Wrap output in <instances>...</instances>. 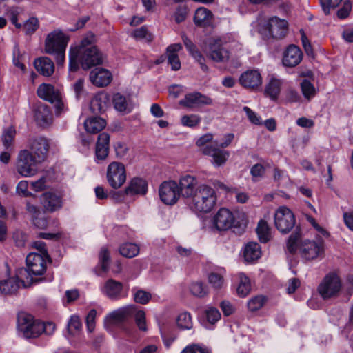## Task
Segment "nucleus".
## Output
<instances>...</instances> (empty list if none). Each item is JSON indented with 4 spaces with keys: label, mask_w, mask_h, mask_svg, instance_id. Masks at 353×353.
I'll list each match as a JSON object with an SVG mask.
<instances>
[{
    "label": "nucleus",
    "mask_w": 353,
    "mask_h": 353,
    "mask_svg": "<svg viewBox=\"0 0 353 353\" xmlns=\"http://www.w3.org/2000/svg\"><path fill=\"white\" fill-rule=\"evenodd\" d=\"M182 40L183 43L189 52L190 54L195 59L196 62L200 65L201 69L203 72L208 71V67L205 64V59L202 54L198 50L196 46L189 39L185 34L182 35Z\"/></svg>",
    "instance_id": "nucleus-29"
},
{
    "label": "nucleus",
    "mask_w": 353,
    "mask_h": 353,
    "mask_svg": "<svg viewBox=\"0 0 353 353\" xmlns=\"http://www.w3.org/2000/svg\"><path fill=\"white\" fill-rule=\"evenodd\" d=\"M181 353H210L206 347H203L198 345H192L186 347Z\"/></svg>",
    "instance_id": "nucleus-64"
},
{
    "label": "nucleus",
    "mask_w": 353,
    "mask_h": 353,
    "mask_svg": "<svg viewBox=\"0 0 353 353\" xmlns=\"http://www.w3.org/2000/svg\"><path fill=\"white\" fill-rule=\"evenodd\" d=\"M179 104L183 107L193 109L203 105H211L213 104V100L199 92H194L186 94L184 99L179 101Z\"/></svg>",
    "instance_id": "nucleus-14"
},
{
    "label": "nucleus",
    "mask_w": 353,
    "mask_h": 353,
    "mask_svg": "<svg viewBox=\"0 0 353 353\" xmlns=\"http://www.w3.org/2000/svg\"><path fill=\"white\" fill-rule=\"evenodd\" d=\"M106 125V121L102 118L92 117L84 122L85 130L90 134H97L101 131Z\"/></svg>",
    "instance_id": "nucleus-33"
},
{
    "label": "nucleus",
    "mask_w": 353,
    "mask_h": 353,
    "mask_svg": "<svg viewBox=\"0 0 353 353\" xmlns=\"http://www.w3.org/2000/svg\"><path fill=\"white\" fill-rule=\"evenodd\" d=\"M181 123L188 127H194L197 125L200 121L201 118L196 114L185 115L181 118Z\"/></svg>",
    "instance_id": "nucleus-54"
},
{
    "label": "nucleus",
    "mask_w": 353,
    "mask_h": 353,
    "mask_svg": "<svg viewBox=\"0 0 353 353\" xmlns=\"http://www.w3.org/2000/svg\"><path fill=\"white\" fill-rule=\"evenodd\" d=\"M243 111L245 112L246 116L249 121L254 125H261V119L254 111H252L249 107H243Z\"/></svg>",
    "instance_id": "nucleus-59"
},
{
    "label": "nucleus",
    "mask_w": 353,
    "mask_h": 353,
    "mask_svg": "<svg viewBox=\"0 0 353 353\" xmlns=\"http://www.w3.org/2000/svg\"><path fill=\"white\" fill-rule=\"evenodd\" d=\"M119 252L125 257L132 258L139 254V248L135 243H125L120 246Z\"/></svg>",
    "instance_id": "nucleus-40"
},
{
    "label": "nucleus",
    "mask_w": 353,
    "mask_h": 353,
    "mask_svg": "<svg viewBox=\"0 0 353 353\" xmlns=\"http://www.w3.org/2000/svg\"><path fill=\"white\" fill-rule=\"evenodd\" d=\"M82 324L78 316H72L68 323V332L72 336L76 335L81 329Z\"/></svg>",
    "instance_id": "nucleus-46"
},
{
    "label": "nucleus",
    "mask_w": 353,
    "mask_h": 353,
    "mask_svg": "<svg viewBox=\"0 0 353 353\" xmlns=\"http://www.w3.org/2000/svg\"><path fill=\"white\" fill-rule=\"evenodd\" d=\"M205 314L207 321L212 325L216 323L221 319L220 312L214 307H207Z\"/></svg>",
    "instance_id": "nucleus-50"
},
{
    "label": "nucleus",
    "mask_w": 353,
    "mask_h": 353,
    "mask_svg": "<svg viewBox=\"0 0 353 353\" xmlns=\"http://www.w3.org/2000/svg\"><path fill=\"white\" fill-rule=\"evenodd\" d=\"M13 239L17 247H24L28 240V236L24 232L17 230L13 233Z\"/></svg>",
    "instance_id": "nucleus-57"
},
{
    "label": "nucleus",
    "mask_w": 353,
    "mask_h": 353,
    "mask_svg": "<svg viewBox=\"0 0 353 353\" xmlns=\"http://www.w3.org/2000/svg\"><path fill=\"white\" fill-rule=\"evenodd\" d=\"M212 16V12L207 8H199L195 12L194 21L196 25L203 26L210 22Z\"/></svg>",
    "instance_id": "nucleus-37"
},
{
    "label": "nucleus",
    "mask_w": 353,
    "mask_h": 353,
    "mask_svg": "<svg viewBox=\"0 0 353 353\" xmlns=\"http://www.w3.org/2000/svg\"><path fill=\"white\" fill-rule=\"evenodd\" d=\"M29 145L31 152L37 161L43 162L49 150L48 140L42 137H34L30 140Z\"/></svg>",
    "instance_id": "nucleus-18"
},
{
    "label": "nucleus",
    "mask_w": 353,
    "mask_h": 353,
    "mask_svg": "<svg viewBox=\"0 0 353 353\" xmlns=\"http://www.w3.org/2000/svg\"><path fill=\"white\" fill-rule=\"evenodd\" d=\"M132 34L137 39H145L148 41L152 39L151 35L148 33V29L145 26L134 30Z\"/></svg>",
    "instance_id": "nucleus-60"
},
{
    "label": "nucleus",
    "mask_w": 353,
    "mask_h": 353,
    "mask_svg": "<svg viewBox=\"0 0 353 353\" xmlns=\"http://www.w3.org/2000/svg\"><path fill=\"white\" fill-rule=\"evenodd\" d=\"M99 263L103 272H106L108 270L110 264V253L105 248H101L100 251Z\"/></svg>",
    "instance_id": "nucleus-53"
},
{
    "label": "nucleus",
    "mask_w": 353,
    "mask_h": 353,
    "mask_svg": "<svg viewBox=\"0 0 353 353\" xmlns=\"http://www.w3.org/2000/svg\"><path fill=\"white\" fill-rule=\"evenodd\" d=\"M50 260V257L43 256L42 254H28L26 258L27 268H21L17 270V276L21 281L22 286L28 288L42 281L43 278H34V276H42L46 271V263Z\"/></svg>",
    "instance_id": "nucleus-2"
},
{
    "label": "nucleus",
    "mask_w": 353,
    "mask_h": 353,
    "mask_svg": "<svg viewBox=\"0 0 353 353\" xmlns=\"http://www.w3.org/2000/svg\"><path fill=\"white\" fill-rule=\"evenodd\" d=\"M39 27V21L37 18L32 17L26 21L23 25V30L26 34L33 33Z\"/></svg>",
    "instance_id": "nucleus-56"
},
{
    "label": "nucleus",
    "mask_w": 353,
    "mask_h": 353,
    "mask_svg": "<svg viewBox=\"0 0 353 353\" xmlns=\"http://www.w3.org/2000/svg\"><path fill=\"white\" fill-rule=\"evenodd\" d=\"M261 254V247L257 243L249 242L245 245L243 256L246 261L251 262L257 260Z\"/></svg>",
    "instance_id": "nucleus-35"
},
{
    "label": "nucleus",
    "mask_w": 353,
    "mask_h": 353,
    "mask_svg": "<svg viewBox=\"0 0 353 353\" xmlns=\"http://www.w3.org/2000/svg\"><path fill=\"white\" fill-rule=\"evenodd\" d=\"M28 183L26 181H21L17 185L16 190L17 194L27 197L31 196L32 194L28 190Z\"/></svg>",
    "instance_id": "nucleus-63"
},
{
    "label": "nucleus",
    "mask_w": 353,
    "mask_h": 353,
    "mask_svg": "<svg viewBox=\"0 0 353 353\" xmlns=\"http://www.w3.org/2000/svg\"><path fill=\"white\" fill-rule=\"evenodd\" d=\"M296 219L293 212L287 207H279L274 214V224L282 234L290 232L295 226Z\"/></svg>",
    "instance_id": "nucleus-8"
},
{
    "label": "nucleus",
    "mask_w": 353,
    "mask_h": 353,
    "mask_svg": "<svg viewBox=\"0 0 353 353\" xmlns=\"http://www.w3.org/2000/svg\"><path fill=\"white\" fill-rule=\"evenodd\" d=\"M239 83L244 88H256L262 83L261 75L256 70L245 71L240 76Z\"/></svg>",
    "instance_id": "nucleus-23"
},
{
    "label": "nucleus",
    "mask_w": 353,
    "mask_h": 353,
    "mask_svg": "<svg viewBox=\"0 0 353 353\" xmlns=\"http://www.w3.org/2000/svg\"><path fill=\"white\" fill-rule=\"evenodd\" d=\"M90 80L97 87H105L110 83L112 79V74L104 68H95L90 73Z\"/></svg>",
    "instance_id": "nucleus-24"
},
{
    "label": "nucleus",
    "mask_w": 353,
    "mask_h": 353,
    "mask_svg": "<svg viewBox=\"0 0 353 353\" xmlns=\"http://www.w3.org/2000/svg\"><path fill=\"white\" fill-rule=\"evenodd\" d=\"M18 329L26 338H36L41 334V322L33 321L30 315L22 314L18 316Z\"/></svg>",
    "instance_id": "nucleus-10"
},
{
    "label": "nucleus",
    "mask_w": 353,
    "mask_h": 353,
    "mask_svg": "<svg viewBox=\"0 0 353 353\" xmlns=\"http://www.w3.org/2000/svg\"><path fill=\"white\" fill-rule=\"evenodd\" d=\"M288 31V23L286 20L272 17L268 19L260 28L259 32L267 37L276 39L285 37Z\"/></svg>",
    "instance_id": "nucleus-5"
},
{
    "label": "nucleus",
    "mask_w": 353,
    "mask_h": 353,
    "mask_svg": "<svg viewBox=\"0 0 353 353\" xmlns=\"http://www.w3.org/2000/svg\"><path fill=\"white\" fill-rule=\"evenodd\" d=\"M176 323L181 330H190L193 327L192 316L190 313L185 312L181 313L177 319Z\"/></svg>",
    "instance_id": "nucleus-42"
},
{
    "label": "nucleus",
    "mask_w": 353,
    "mask_h": 353,
    "mask_svg": "<svg viewBox=\"0 0 353 353\" xmlns=\"http://www.w3.org/2000/svg\"><path fill=\"white\" fill-rule=\"evenodd\" d=\"M41 202L43 207L48 212H54L62 206L61 198L56 193L47 192L41 196Z\"/></svg>",
    "instance_id": "nucleus-27"
},
{
    "label": "nucleus",
    "mask_w": 353,
    "mask_h": 353,
    "mask_svg": "<svg viewBox=\"0 0 353 353\" xmlns=\"http://www.w3.org/2000/svg\"><path fill=\"white\" fill-rule=\"evenodd\" d=\"M34 117L38 125L46 128L52 124L53 121L50 108L44 103H37L33 109Z\"/></svg>",
    "instance_id": "nucleus-19"
},
{
    "label": "nucleus",
    "mask_w": 353,
    "mask_h": 353,
    "mask_svg": "<svg viewBox=\"0 0 353 353\" xmlns=\"http://www.w3.org/2000/svg\"><path fill=\"white\" fill-rule=\"evenodd\" d=\"M351 9H352L351 2L350 1H345L343 4L342 8H341L337 11L336 14H337L338 18L341 19L347 18L350 14Z\"/></svg>",
    "instance_id": "nucleus-61"
},
{
    "label": "nucleus",
    "mask_w": 353,
    "mask_h": 353,
    "mask_svg": "<svg viewBox=\"0 0 353 353\" xmlns=\"http://www.w3.org/2000/svg\"><path fill=\"white\" fill-rule=\"evenodd\" d=\"M16 131L14 127L10 126L6 129L1 136V141L5 148H10L14 141Z\"/></svg>",
    "instance_id": "nucleus-45"
},
{
    "label": "nucleus",
    "mask_w": 353,
    "mask_h": 353,
    "mask_svg": "<svg viewBox=\"0 0 353 353\" xmlns=\"http://www.w3.org/2000/svg\"><path fill=\"white\" fill-rule=\"evenodd\" d=\"M133 317L135 319V322L139 329L141 331H146L147 326L145 312L143 310H139L135 305V312H133Z\"/></svg>",
    "instance_id": "nucleus-47"
},
{
    "label": "nucleus",
    "mask_w": 353,
    "mask_h": 353,
    "mask_svg": "<svg viewBox=\"0 0 353 353\" xmlns=\"http://www.w3.org/2000/svg\"><path fill=\"white\" fill-rule=\"evenodd\" d=\"M110 137L108 133L98 135L95 145V161L97 163L105 161L109 154Z\"/></svg>",
    "instance_id": "nucleus-20"
},
{
    "label": "nucleus",
    "mask_w": 353,
    "mask_h": 353,
    "mask_svg": "<svg viewBox=\"0 0 353 353\" xmlns=\"http://www.w3.org/2000/svg\"><path fill=\"white\" fill-rule=\"evenodd\" d=\"M123 283L114 279H108L101 288V292L112 300H118L121 297Z\"/></svg>",
    "instance_id": "nucleus-26"
},
{
    "label": "nucleus",
    "mask_w": 353,
    "mask_h": 353,
    "mask_svg": "<svg viewBox=\"0 0 353 353\" xmlns=\"http://www.w3.org/2000/svg\"><path fill=\"white\" fill-rule=\"evenodd\" d=\"M41 163L37 161L31 152L23 150L17 156V170L22 176L30 177L37 172V165Z\"/></svg>",
    "instance_id": "nucleus-6"
},
{
    "label": "nucleus",
    "mask_w": 353,
    "mask_h": 353,
    "mask_svg": "<svg viewBox=\"0 0 353 353\" xmlns=\"http://www.w3.org/2000/svg\"><path fill=\"white\" fill-rule=\"evenodd\" d=\"M240 282L237 288V293L241 297L246 296L250 292L251 285L249 278L243 273L239 274Z\"/></svg>",
    "instance_id": "nucleus-41"
},
{
    "label": "nucleus",
    "mask_w": 353,
    "mask_h": 353,
    "mask_svg": "<svg viewBox=\"0 0 353 353\" xmlns=\"http://www.w3.org/2000/svg\"><path fill=\"white\" fill-rule=\"evenodd\" d=\"M301 237L300 229L296 228V230L289 236L287 248L290 253H294L297 250L298 241Z\"/></svg>",
    "instance_id": "nucleus-48"
},
{
    "label": "nucleus",
    "mask_w": 353,
    "mask_h": 353,
    "mask_svg": "<svg viewBox=\"0 0 353 353\" xmlns=\"http://www.w3.org/2000/svg\"><path fill=\"white\" fill-rule=\"evenodd\" d=\"M265 301V299L264 296H256L248 301V307L252 312L256 311L262 307Z\"/></svg>",
    "instance_id": "nucleus-52"
},
{
    "label": "nucleus",
    "mask_w": 353,
    "mask_h": 353,
    "mask_svg": "<svg viewBox=\"0 0 353 353\" xmlns=\"http://www.w3.org/2000/svg\"><path fill=\"white\" fill-rule=\"evenodd\" d=\"M299 250L303 258L313 260L324 254V242L321 239L317 241L305 240L300 245Z\"/></svg>",
    "instance_id": "nucleus-11"
},
{
    "label": "nucleus",
    "mask_w": 353,
    "mask_h": 353,
    "mask_svg": "<svg viewBox=\"0 0 353 353\" xmlns=\"http://www.w3.org/2000/svg\"><path fill=\"white\" fill-rule=\"evenodd\" d=\"M209 57L216 62H225L229 59L228 51L222 46L220 40L210 42Z\"/></svg>",
    "instance_id": "nucleus-25"
},
{
    "label": "nucleus",
    "mask_w": 353,
    "mask_h": 353,
    "mask_svg": "<svg viewBox=\"0 0 353 353\" xmlns=\"http://www.w3.org/2000/svg\"><path fill=\"white\" fill-rule=\"evenodd\" d=\"M67 37L60 30H54L48 34L45 41V50L48 54H52L54 52L65 50L68 42Z\"/></svg>",
    "instance_id": "nucleus-13"
},
{
    "label": "nucleus",
    "mask_w": 353,
    "mask_h": 353,
    "mask_svg": "<svg viewBox=\"0 0 353 353\" xmlns=\"http://www.w3.org/2000/svg\"><path fill=\"white\" fill-rule=\"evenodd\" d=\"M301 88L304 97L310 100L316 94V90L314 85L307 79H304L301 83Z\"/></svg>",
    "instance_id": "nucleus-44"
},
{
    "label": "nucleus",
    "mask_w": 353,
    "mask_h": 353,
    "mask_svg": "<svg viewBox=\"0 0 353 353\" xmlns=\"http://www.w3.org/2000/svg\"><path fill=\"white\" fill-rule=\"evenodd\" d=\"M325 14H329L331 9L336 8L342 0H319Z\"/></svg>",
    "instance_id": "nucleus-55"
},
{
    "label": "nucleus",
    "mask_w": 353,
    "mask_h": 353,
    "mask_svg": "<svg viewBox=\"0 0 353 353\" xmlns=\"http://www.w3.org/2000/svg\"><path fill=\"white\" fill-rule=\"evenodd\" d=\"M216 201L214 190L205 184L198 186L195 194L187 201L189 208L196 212L208 213L212 210Z\"/></svg>",
    "instance_id": "nucleus-3"
},
{
    "label": "nucleus",
    "mask_w": 353,
    "mask_h": 353,
    "mask_svg": "<svg viewBox=\"0 0 353 353\" xmlns=\"http://www.w3.org/2000/svg\"><path fill=\"white\" fill-rule=\"evenodd\" d=\"M37 93L40 99L54 105L57 115L64 112V103L61 92L54 85L49 83H41L38 87Z\"/></svg>",
    "instance_id": "nucleus-4"
},
{
    "label": "nucleus",
    "mask_w": 353,
    "mask_h": 353,
    "mask_svg": "<svg viewBox=\"0 0 353 353\" xmlns=\"http://www.w3.org/2000/svg\"><path fill=\"white\" fill-rule=\"evenodd\" d=\"M259 241L261 243H266L271 239L270 229L266 221H259L256 229Z\"/></svg>",
    "instance_id": "nucleus-39"
},
{
    "label": "nucleus",
    "mask_w": 353,
    "mask_h": 353,
    "mask_svg": "<svg viewBox=\"0 0 353 353\" xmlns=\"http://www.w3.org/2000/svg\"><path fill=\"white\" fill-rule=\"evenodd\" d=\"M94 35L88 34L83 38L79 46L71 47L69 52V70L77 71L79 65L84 70L94 66L101 65L105 59L104 54L99 49L92 44Z\"/></svg>",
    "instance_id": "nucleus-1"
},
{
    "label": "nucleus",
    "mask_w": 353,
    "mask_h": 353,
    "mask_svg": "<svg viewBox=\"0 0 353 353\" xmlns=\"http://www.w3.org/2000/svg\"><path fill=\"white\" fill-rule=\"evenodd\" d=\"M218 144L216 145H207L203 150V153L205 155L212 157V163L215 166H221L223 165L230 156V153L228 151L221 150L217 148Z\"/></svg>",
    "instance_id": "nucleus-21"
},
{
    "label": "nucleus",
    "mask_w": 353,
    "mask_h": 353,
    "mask_svg": "<svg viewBox=\"0 0 353 353\" xmlns=\"http://www.w3.org/2000/svg\"><path fill=\"white\" fill-rule=\"evenodd\" d=\"M208 282L214 289L219 290L224 285L223 276L219 273L211 272L208 275Z\"/></svg>",
    "instance_id": "nucleus-49"
},
{
    "label": "nucleus",
    "mask_w": 353,
    "mask_h": 353,
    "mask_svg": "<svg viewBox=\"0 0 353 353\" xmlns=\"http://www.w3.org/2000/svg\"><path fill=\"white\" fill-rule=\"evenodd\" d=\"M108 97L105 94L95 96L90 103V108L94 112H104L107 108Z\"/></svg>",
    "instance_id": "nucleus-38"
},
{
    "label": "nucleus",
    "mask_w": 353,
    "mask_h": 353,
    "mask_svg": "<svg viewBox=\"0 0 353 353\" xmlns=\"http://www.w3.org/2000/svg\"><path fill=\"white\" fill-rule=\"evenodd\" d=\"M303 58L300 48L295 45H290L283 54V63L285 66L292 68L297 65Z\"/></svg>",
    "instance_id": "nucleus-22"
},
{
    "label": "nucleus",
    "mask_w": 353,
    "mask_h": 353,
    "mask_svg": "<svg viewBox=\"0 0 353 353\" xmlns=\"http://www.w3.org/2000/svg\"><path fill=\"white\" fill-rule=\"evenodd\" d=\"M234 223L232 212L226 208H221L213 218V225L219 231H225L231 228Z\"/></svg>",
    "instance_id": "nucleus-16"
},
{
    "label": "nucleus",
    "mask_w": 353,
    "mask_h": 353,
    "mask_svg": "<svg viewBox=\"0 0 353 353\" xmlns=\"http://www.w3.org/2000/svg\"><path fill=\"white\" fill-rule=\"evenodd\" d=\"M112 103L115 110L123 114L130 113L134 108L130 97L123 95L119 92L113 95Z\"/></svg>",
    "instance_id": "nucleus-28"
},
{
    "label": "nucleus",
    "mask_w": 353,
    "mask_h": 353,
    "mask_svg": "<svg viewBox=\"0 0 353 353\" xmlns=\"http://www.w3.org/2000/svg\"><path fill=\"white\" fill-rule=\"evenodd\" d=\"M341 281L337 274L330 272L325 276L318 287V292L323 299L335 297L341 289Z\"/></svg>",
    "instance_id": "nucleus-7"
},
{
    "label": "nucleus",
    "mask_w": 353,
    "mask_h": 353,
    "mask_svg": "<svg viewBox=\"0 0 353 353\" xmlns=\"http://www.w3.org/2000/svg\"><path fill=\"white\" fill-rule=\"evenodd\" d=\"M190 290L194 296L203 298L208 294V289L202 282L196 281L190 284Z\"/></svg>",
    "instance_id": "nucleus-43"
},
{
    "label": "nucleus",
    "mask_w": 353,
    "mask_h": 353,
    "mask_svg": "<svg viewBox=\"0 0 353 353\" xmlns=\"http://www.w3.org/2000/svg\"><path fill=\"white\" fill-rule=\"evenodd\" d=\"M151 298L152 296L150 293L142 290H138L134 292V300L136 303L139 304L145 305L148 303Z\"/></svg>",
    "instance_id": "nucleus-51"
},
{
    "label": "nucleus",
    "mask_w": 353,
    "mask_h": 353,
    "mask_svg": "<svg viewBox=\"0 0 353 353\" xmlns=\"http://www.w3.org/2000/svg\"><path fill=\"white\" fill-rule=\"evenodd\" d=\"M148 190V184L145 180L134 177L133 178L128 186L125 189V193L128 195L141 194H146Z\"/></svg>",
    "instance_id": "nucleus-30"
},
{
    "label": "nucleus",
    "mask_w": 353,
    "mask_h": 353,
    "mask_svg": "<svg viewBox=\"0 0 353 353\" xmlns=\"http://www.w3.org/2000/svg\"><path fill=\"white\" fill-rule=\"evenodd\" d=\"M97 311L94 309L91 310L86 316V325L88 332H92L95 327V318Z\"/></svg>",
    "instance_id": "nucleus-62"
},
{
    "label": "nucleus",
    "mask_w": 353,
    "mask_h": 353,
    "mask_svg": "<svg viewBox=\"0 0 353 353\" xmlns=\"http://www.w3.org/2000/svg\"><path fill=\"white\" fill-rule=\"evenodd\" d=\"M37 71L46 77L51 76L54 71V65L52 61L48 57L37 59L34 62Z\"/></svg>",
    "instance_id": "nucleus-31"
},
{
    "label": "nucleus",
    "mask_w": 353,
    "mask_h": 353,
    "mask_svg": "<svg viewBox=\"0 0 353 353\" xmlns=\"http://www.w3.org/2000/svg\"><path fill=\"white\" fill-rule=\"evenodd\" d=\"M281 81L276 78H272L266 85L265 94L269 96L272 99H277L281 87Z\"/></svg>",
    "instance_id": "nucleus-36"
},
{
    "label": "nucleus",
    "mask_w": 353,
    "mask_h": 353,
    "mask_svg": "<svg viewBox=\"0 0 353 353\" xmlns=\"http://www.w3.org/2000/svg\"><path fill=\"white\" fill-rule=\"evenodd\" d=\"M134 312L135 305H129L110 313L106 316L105 321L111 324L120 325L131 319L133 317V312Z\"/></svg>",
    "instance_id": "nucleus-17"
},
{
    "label": "nucleus",
    "mask_w": 353,
    "mask_h": 353,
    "mask_svg": "<svg viewBox=\"0 0 353 353\" xmlns=\"http://www.w3.org/2000/svg\"><path fill=\"white\" fill-rule=\"evenodd\" d=\"M114 148L116 157L118 159H123L128 152V148L126 144L120 141H118L114 144Z\"/></svg>",
    "instance_id": "nucleus-58"
},
{
    "label": "nucleus",
    "mask_w": 353,
    "mask_h": 353,
    "mask_svg": "<svg viewBox=\"0 0 353 353\" xmlns=\"http://www.w3.org/2000/svg\"><path fill=\"white\" fill-rule=\"evenodd\" d=\"M182 48L180 43H174L167 48L168 61L174 71H177L181 68V62L176 54Z\"/></svg>",
    "instance_id": "nucleus-32"
},
{
    "label": "nucleus",
    "mask_w": 353,
    "mask_h": 353,
    "mask_svg": "<svg viewBox=\"0 0 353 353\" xmlns=\"http://www.w3.org/2000/svg\"><path fill=\"white\" fill-rule=\"evenodd\" d=\"M106 178L112 188L119 189L126 181L125 165L122 163L112 161L107 168Z\"/></svg>",
    "instance_id": "nucleus-9"
},
{
    "label": "nucleus",
    "mask_w": 353,
    "mask_h": 353,
    "mask_svg": "<svg viewBox=\"0 0 353 353\" xmlns=\"http://www.w3.org/2000/svg\"><path fill=\"white\" fill-rule=\"evenodd\" d=\"M21 281L17 278V275L15 277H12L8 280H3L0 281V292L7 294H12L17 292L20 287Z\"/></svg>",
    "instance_id": "nucleus-34"
},
{
    "label": "nucleus",
    "mask_w": 353,
    "mask_h": 353,
    "mask_svg": "<svg viewBox=\"0 0 353 353\" xmlns=\"http://www.w3.org/2000/svg\"><path fill=\"white\" fill-rule=\"evenodd\" d=\"M178 185L180 195L189 201L197 191L198 180L192 175L185 174L180 178Z\"/></svg>",
    "instance_id": "nucleus-15"
},
{
    "label": "nucleus",
    "mask_w": 353,
    "mask_h": 353,
    "mask_svg": "<svg viewBox=\"0 0 353 353\" xmlns=\"http://www.w3.org/2000/svg\"><path fill=\"white\" fill-rule=\"evenodd\" d=\"M161 200L166 205H173L180 197L178 183L174 181H164L159 189Z\"/></svg>",
    "instance_id": "nucleus-12"
}]
</instances>
